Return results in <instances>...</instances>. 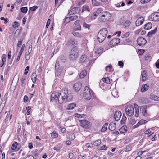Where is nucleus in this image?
<instances>
[{
	"mask_svg": "<svg viewBox=\"0 0 159 159\" xmlns=\"http://www.w3.org/2000/svg\"><path fill=\"white\" fill-rule=\"evenodd\" d=\"M116 128V123L113 122H111L109 125L108 128L110 130H114Z\"/></svg>",
	"mask_w": 159,
	"mask_h": 159,
	"instance_id": "nucleus-20",
	"label": "nucleus"
},
{
	"mask_svg": "<svg viewBox=\"0 0 159 159\" xmlns=\"http://www.w3.org/2000/svg\"><path fill=\"white\" fill-rule=\"evenodd\" d=\"M134 107L135 109V116L136 117H138L139 115V107L136 104H134Z\"/></svg>",
	"mask_w": 159,
	"mask_h": 159,
	"instance_id": "nucleus-24",
	"label": "nucleus"
},
{
	"mask_svg": "<svg viewBox=\"0 0 159 159\" xmlns=\"http://www.w3.org/2000/svg\"><path fill=\"white\" fill-rule=\"evenodd\" d=\"M78 16L77 15H74L68 17L66 18V21L69 22L72 21L77 20L78 18Z\"/></svg>",
	"mask_w": 159,
	"mask_h": 159,
	"instance_id": "nucleus-16",
	"label": "nucleus"
},
{
	"mask_svg": "<svg viewBox=\"0 0 159 159\" xmlns=\"http://www.w3.org/2000/svg\"><path fill=\"white\" fill-rule=\"evenodd\" d=\"M80 9L78 7H76L71 9L69 12V15H71L79 12Z\"/></svg>",
	"mask_w": 159,
	"mask_h": 159,
	"instance_id": "nucleus-14",
	"label": "nucleus"
},
{
	"mask_svg": "<svg viewBox=\"0 0 159 159\" xmlns=\"http://www.w3.org/2000/svg\"><path fill=\"white\" fill-rule=\"evenodd\" d=\"M153 100H154L155 101H159V97H157V96H154V97L152 98Z\"/></svg>",
	"mask_w": 159,
	"mask_h": 159,
	"instance_id": "nucleus-64",
	"label": "nucleus"
},
{
	"mask_svg": "<svg viewBox=\"0 0 159 159\" xmlns=\"http://www.w3.org/2000/svg\"><path fill=\"white\" fill-rule=\"evenodd\" d=\"M132 146L131 144H129L127 145L126 146L125 149V152H128L131 151L132 150Z\"/></svg>",
	"mask_w": 159,
	"mask_h": 159,
	"instance_id": "nucleus-40",
	"label": "nucleus"
},
{
	"mask_svg": "<svg viewBox=\"0 0 159 159\" xmlns=\"http://www.w3.org/2000/svg\"><path fill=\"white\" fill-rule=\"evenodd\" d=\"M93 92L88 86H86L83 90V95L84 98L86 100H89L92 98V95L93 96Z\"/></svg>",
	"mask_w": 159,
	"mask_h": 159,
	"instance_id": "nucleus-2",
	"label": "nucleus"
},
{
	"mask_svg": "<svg viewBox=\"0 0 159 159\" xmlns=\"http://www.w3.org/2000/svg\"><path fill=\"white\" fill-rule=\"evenodd\" d=\"M75 138V135L73 134H70L69 135V139L70 140H73Z\"/></svg>",
	"mask_w": 159,
	"mask_h": 159,
	"instance_id": "nucleus-46",
	"label": "nucleus"
},
{
	"mask_svg": "<svg viewBox=\"0 0 159 159\" xmlns=\"http://www.w3.org/2000/svg\"><path fill=\"white\" fill-rule=\"evenodd\" d=\"M38 8V7L37 6L31 7L30 8V9L32 11H34L36 10Z\"/></svg>",
	"mask_w": 159,
	"mask_h": 159,
	"instance_id": "nucleus-50",
	"label": "nucleus"
},
{
	"mask_svg": "<svg viewBox=\"0 0 159 159\" xmlns=\"http://www.w3.org/2000/svg\"><path fill=\"white\" fill-rule=\"evenodd\" d=\"M129 35V32L126 33L124 35L122 36V38H126L128 37Z\"/></svg>",
	"mask_w": 159,
	"mask_h": 159,
	"instance_id": "nucleus-62",
	"label": "nucleus"
},
{
	"mask_svg": "<svg viewBox=\"0 0 159 159\" xmlns=\"http://www.w3.org/2000/svg\"><path fill=\"white\" fill-rule=\"evenodd\" d=\"M121 116V112L120 111H116L114 115V119L116 121H118L120 119Z\"/></svg>",
	"mask_w": 159,
	"mask_h": 159,
	"instance_id": "nucleus-13",
	"label": "nucleus"
},
{
	"mask_svg": "<svg viewBox=\"0 0 159 159\" xmlns=\"http://www.w3.org/2000/svg\"><path fill=\"white\" fill-rule=\"evenodd\" d=\"M126 120V118L125 116H123L121 120V123L122 124H125Z\"/></svg>",
	"mask_w": 159,
	"mask_h": 159,
	"instance_id": "nucleus-48",
	"label": "nucleus"
},
{
	"mask_svg": "<svg viewBox=\"0 0 159 159\" xmlns=\"http://www.w3.org/2000/svg\"><path fill=\"white\" fill-rule=\"evenodd\" d=\"M103 50V48L101 47L99 48L95 51V53L96 54L98 55L102 52Z\"/></svg>",
	"mask_w": 159,
	"mask_h": 159,
	"instance_id": "nucleus-32",
	"label": "nucleus"
},
{
	"mask_svg": "<svg viewBox=\"0 0 159 159\" xmlns=\"http://www.w3.org/2000/svg\"><path fill=\"white\" fill-rule=\"evenodd\" d=\"M67 43L69 45H74L75 47L78 44V42L77 40L73 38L69 39L67 41Z\"/></svg>",
	"mask_w": 159,
	"mask_h": 159,
	"instance_id": "nucleus-10",
	"label": "nucleus"
},
{
	"mask_svg": "<svg viewBox=\"0 0 159 159\" xmlns=\"http://www.w3.org/2000/svg\"><path fill=\"white\" fill-rule=\"evenodd\" d=\"M76 106L75 104L72 103L69 104L67 107V110H72Z\"/></svg>",
	"mask_w": 159,
	"mask_h": 159,
	"instance_id": "nucleus-29",
	"label": "nucleus"
},
{
	"mask_svg": "<svg viewBox=\"0 0 159 159\" xmlns=\"http://www.w3.org/2000/svg\"><path fill=\"white\" fill-rule=\"evenodd\" d=\"M73 98L72 95L68 93V90L66 88L63 89L61 92H55L52 94L51 102L57 101L58 100L59 104H62L64 101L69 102Z\"/></svg>",
	"mask_w": 159,
	"mask_h": 159,
	"instance_id": "nucleus-1",
	"label": "nucleus"
},
{
	"mask_svg": "<svg viewBox=\"0 0 159 159\" xmlns=\"http://www.w3.org/2000/svg\"><path fill=\"white\" fill-rule=\"evenodd\" d=\"M99 16L100 17L99 18V20L101 22H105L109 19L111 15L108 12L105 11L102 12Z\"/></svg>",
	"mask_w": 159,
	"mask_h": 159,
	"instance_id": "nucleus-5",
	"label": "nucleus"
},
{
	"mask_svg": "<svg viewBox=\"0 0 159 159\" xmlns=\"http://www.w3.org/2000/svg\"><path fill=\"white\" fill-rule=\"evenodd\" d=\"M157 28H155L153 30H151L149 32L147 36L148 37H151L152 35L154 34L157 30Z\"/></svg>",
	"mask_w": 159,
	"mask_h": 159,
	"instance_id": "nucleus-25",
	"label": "nucleus"
},
{
	"mask_svg": "<svg viewBox=\"0 0 159 159\" xmlns=\"http://www.w3.org/2000/svg\"><path fill=\"white\" fill-rule=\"evenodd\" d=\"M138 45L140 46H143L146 43L147 41L145 38L142 37H139L137 41Z\"/></svg>",
	"mask_w": 159,
	"mask_h": 159,
	"instance_id": "nucleus-9",
	"label": "nucleus"
},
{
	"mask_svg": "<svg viewBox=\"0 0 159 159\" xmlns=\"http://www.w3.org/2000/svg\"><path fill=\"white\" fill-rule=\"evenodd\" d=\"M108 124L105 123L101 129V131L102 132H104L107 129Z\"/></svg>",
	"mask_w": 159,
	"mask_h": 159,
	"instance_id": "nucleus-37",
	"label": "nucleus"
},
{
	"mask_svg": "<svg viewBox=\"0 0 159 159\" xmlns=\"http://www.w3.org/2000/svg\"><path fill=\"white\" fill-rule=\"evenodd\" d=\"M18 145V143L17 142H15L12 144L11 146V149L13 150H15L17 149Z\"/></svg>",
	"mask_w": 159,
	"mask_h": 159,
	"instance_id": "nucleus-38",
	"label": "nucleus"
},
{
	"mask_svg": "<svg viewBox=\"0 0 159 159\" xmlns=\"http://www.w3.org/2000/svg\"><path fill=\"white\" fill-rule=\"evenodd\" d=\"M103 10L102 8H99L98 9L96 12L94 13H96V14H97V15L99 14H100V15H101L102 14L101 12Z\"/></svg>",
	"mask_w": 159,
	"mask_h": 159,
	"instance_id": "nucleus-45",
	"label": "nucleus"
},
{
	"mask_svg": "<svg viewBox=\"0 0 159 159\" xmlns=\"http://www.w3.org/2000/svg\"><path fill=\"white\" fill-rule=\"evenodd\" d=\"M83 26L87 28H89L90 27L89 25L86 24L85 22H84Z\"/></svg>",
	"mask_w": 159,
	"mask_h": 159,
	"instance_id": "nucleus-58",
	"label": "nucleus"
},
{
	"mask_svg": "<svg viewBox=\"0 0 159 159\" xmlns=\"http://www.w3.org/2000/svg\"><path fill=\"white\" fill-rule=\"evenodd\" d=\"M107 34V30L106 28H103L99 31L97 37L99 42H102L104 40Z\"/></svg>",
	"mask_w": 159,
	"mask_h": 159,
	"instance_id": "nucleus-3",
	"label": "nucleus"
},
{
	"mask_svg": "<svg viewBox=\"0 0 159 159\" xmlns=\"http://www.w3.org/2000/svg\"><path fill=\"white\" fill-rule=\"evenodd\" d=\"M34 156L32 155H29L27 156L25 159H35Z\"/></svg>",
	"mask_w": 159,
	"mask_h": 159,
	"instance_id": "nucleus-52",
	"label": "nucleus"
},
{
	"mask_svg": "<svg viewBox=\"0 0 159 159\" xmlns=\"http://www.w3.org/2000/svg\"><path fill=\"white\" fill-rule=\"evenodd\" d=\"M103 81L107 84H110V80L108 77L103 78Z\"/></svg>",
	"mask_w": 159,
	"mask_h": 159,
	"instance_id": "nucleus-42",
	"label": "nucleus"
},
{
	"mask_svg": "<svg viewBox=\"0 0 159 159\" xmlns=\"http://www.w3.org/2000/svg\"><path fill=\"white\" fill-rule=\"evenodd\" d=\"M1 20H3L5 21L4 23L6 24L8 22V18H5L4 17H2L0 18Z\"/></svg>",
	"mask_w": 159,
	"mask_h": 159,
	"instance_id": "nucleus-60",
	"label": "nucleus"
},
{
	"mask_svg": "<svg viewBox=\"0 0 159 159\" xmlns=\"http://www.w3.org/2000/svg\"><path fill=\"white\" fill-rule=\"evenodd\" d=\"M22 40L20 39V41H18V43L17 44V46L18 47H20L22 45Z\"/></svg>",
	"mask_w": 159,
	"mask_h": 159,
	"instance_id": "nucleus-56",
	"label": "nucleus"
},
{
	"mask_svg": "<svg viewBox=\"0 0 159 159\" xmlns=\"http://www.w3.org/2000/svg\"><path fill=\"white\" fill-rule=\"evenodd\" d=\"M149 86L147 84H145L142 85L141 90L142 92H144L146 91L148 89Z\"/></svg>",
	"mask_w": 159,
	"mask_h": 159,
	"instance_id": "nucleus-30",
	"label": "nucleus"
},
{
	"mask_svg": "<svg viewBox=\"0 0 159 159\" xmlns=\"http://www.w3.org/2000/svg\"><path fill=\"white\" fill-rule=\"evenodd\" d=\"M25 45L24 44H23L22 45L21 48L20 49V51L19 52V54H18V56H17V57L16 59V61L17 62L20 59V56L21 55L22 53L23 52L24 50V49L25 47Z\"/></svg>",
	"mask_w": 159,
	"mask_h": 159,
	"instance_id": "nucleus-21",
	"label": "nucleus"
},
{
	"mask_svg": "<svg viewBox=\"0 0 159 159\" xmlns=\"http://www.w3.org/2000/svg\"><path fill=\"white\" fill-rule=\"evenodd\" d=\"M87 74V72L85 70L82 71L80 74V78H83Z\"/></svg>",
	"mask_w": 159,
	"mask_h": 159,
	"instance_id": "nucleus-34",
	"label": "nucleus"
},
{
	"mask_svg": "<svg viewBox=\"0 0 159 159\" xmlns=\"http://www.w3.org/2000/svg\"><path fill=\"white\" fill-rule=\"evenodd\" d=\"M32 45H30L28 48V51L26 52L25 55V59L26 60H28L30 57V53L31 51Z\"/></svg>",
	"mask_w": 159,
	"mask_h": 159,
	"instance_id": "nucleus-19",
	"label": "nucleus"
},
{
	"mask_svg": "<svg viewBox=\"0 0 159 159\" xmlns=\"http://www.w3.org/2000/svg\"><path fill=\"white\" fill-rule=\"evenodd\" d=\"M146 72L145 71H143L142 73V81H144L146 80Z\"/></svg>",
	"mask_w": 159,
	"mask_h": 159,
	"instance_id": "nucleus-43",
	"label": "nucleus"
},
{
	"mask_svg": "<svg viewBox=\"0 0 159 159\" xmlns=\"http://www.w3.org/2000/svg\"><path fill=\"white\" fill-rule=\"evenodd\" d=\"M148 19L151 21H158L159 20V12L152 13L148 17Z\"/></svg>",
	"mask_w": 159,
	"mask_h": 159,
	"instance_id": "nucleus-6",
	"label": "nucleus"
},
{
	"mask_svg": "<svg viewBox=\"0 0 159 159\" xmlns=\"http://www.w3.org/2000/svg\"><path fill=\"white\" fill-rule=\"evenodd\" d=\"M20 10L21 12L26 13L28 10L27 7H21L20 8Z\"/></svg>",
	"mask_w": 159,
	"mask_h": 159,
	"instance_id": "nucleus-44",
	"label": "nucleus"
},
{
	"mask_svg": "<svg viewBox=\"0 0 159 159\" xmlns=\"http://www.w3.org/2000/svg\"><path fill=\"white\" fill-rule=\"evenodd\" d=\"M80 61L81 63L87 62V56L85 54L82 55L80 57Z\"/></svg>",
	"mask_w": 159,
	"mask_h": 159,
	"instance_id": "nucleus-22",
	"label": "nucleus"
},
{
	"mask_svg": "<svg viewBox=\"0 0 159 159\" xmlns=\"http://www.w3.org/2000/svg\"><path fill=\"white\" fill-rule=\"evenodd\" d=\"M87 11L88 12L90 11V8L87 5H84L82 7V12H83L84 11Z\"/></svg>",
	"mask_w": 159,
	"mask_h": 159,
	"instance_id": "nucleus-31",
	"label": "nucleus"
},
{
	"mask_svg": "<svg viewBox=\"0 0 159 159\" xmlns=\"http://www.w3.org/2000/svg\"><path fill=\"white\" fill-rule=\"evenodd\" d=\"M139 122L140 125H141L146 124L147 122V121L146 120L142 119L140 121H139Z\"/></svg>",
	"mask_w": 159,
	"mask_h": 159,
	"instance_id": "nucleus-53",
	"label": "nucleus"
},
{
	"mask_svg": "<svg viewBox=\"0 0 159 159\" xmlns=\"http://www.w3.org/2000/svg\"><path fill=\"white\" fill-rule=\"evenodd\" d=\"M83 115H80L78 113H75V117H78V118H81L82 117Z\"/></svg>",
	"mask_w": 159,
	"mask_h": 159,
	"instance_id": "nucleus-61",
	"label": "nucleus"
},
{
	"mask_svg": "<svg viewBox=\"0 0 159 159\" xmlns=\"http://www.w3.org/2000/svg\"><path fill=\"white\" fill-rule=\"evenodd\" d=\"M92 2L93 5L94 6H98L100 5V3L96 0H92Z\"/></svg>",
	"mask_w": 159,
	"mask_h": 159,
	"instance_id": "nucleus-35",
	"label": "nucleus"
},
{
	"mask_svg": "<svg viewBox=\"0 0 159 159\" xmlns=\"http://www.w3.org/2000/svg\"><path fill=\"white\" fill-rule=\"evenodd\" d=\"M130 22L129 21H126L124 23V26L125 28H128L130 25Z\"/></svg>",
	"mask_w": 159,
	"mask_h": 159,
	"instance_id": "nucleus-41",
	"label": "nucleus"
},
{
	"mask_svg": "<svg viewBox=\"0 0 159 159\" xmlns=\"http://www.w3.org/2000/svg\"><path fill=\"white\" fill-rule=\"evenodd\" d=\"M80 20H76L75 23L74 29L75 30H81V26L80 25Z\"/></svg>",
	"mask_w": 159,
	"mask_h": 159,
	"instance_id": "nucleus-15",
	"label": "nucleus"
},
{
	"mask_svg": "<svg viewBox=\"0 0 159 159\" xmlns=\"http://www.w3.org/2000/svg\"><path fill=\"white\" fill-rule=\"evenodd\" d=\"M82 87V84L80 82H78L75 84L73 86V88L76 91H79Z\"/></svg>",
	"mask_w": 159,
	"mask_h": 159,
	"instance_id": "nucleus-17",
	"label": "nucleus"
},
{
	"mask_svg": "<svg viewBox=\"0 0 159 159\" xmlns=\"http://www.w3.org/2000/svg\"><path fill=\"white\" fill-rule=\"evenodd\" d=\"M101 143V141L100 139L94 142L93 144L94 145L98 146H99Z\"/></svg>",
	"mask_w": 159,
	"mask_h": 159,
	"instance_id": "nucleus-36",
	"label": "nucleus"
},
{
	"mask_svg": "<svg viewBox=\"0 0 159 159\" xmlns=\"http://www.w3.org/2000/svg\"><path fill=\"white\" fill-rule=\"evenodd\" d=\"M144 50L143 49H138V52L140 55L142 54L144 52Z\"/></svg>",
	"mask_w": 159,
	"mask_h": 159,
	"instance_id": "nucleus-63",
	"label": "nucleus"
},
{
	"mask_svg": "<svg viewBox=\"0 0 159 159\" xmlns=\"http://www.w3.org/2000/svg\"><path fill=\"white\" fill-rule=\"evenodd\" d=\"M107 147L105 145H103L100 148V150H106Z\"/></svg>",
	"mask_w": 159,
	"mask_h": 159,
	"instance_id": "nucleus-57",
	"label": "nucleus"
},
{
	"mask_svg": "<svg viewBox=\"0 0 159 159\" xmlns=\"http://www.w3.org/2000/svg\"><path fill=\"white\" fill-rule=\"evenodd\" d=\"M118 65L119 66L122 67L124 66V63L122 61H120L118 62Z\"/></svg>",
	"mask_w": 159,
	"mask_h": 159,
	"instance_id": "nucleus-59",
	"label": "nucleus"
},
{
	"mask_svg": "<svg viewBox=\"0 0 159 159\" xmlns=\"http://www.w3.org/2000/svg\"><path fill=\"white\" fill-rule=\"evenodd\" d=\"M51 136L53 138H55L57 137L58 134L55 131H53L51 134Z\"/></svg>",
	"mask_w": 159,
	"mask_h": 159,
	"instance_id": "nucleus-39",
	"label": "nucleus"
},
{
	"mask_svg": "<svg viewBox=\"0 0 159 159\" xmlns=\"http://www.w3.org/2000/svg\"><path fill=\"white\" fill-rule=\"evenodd\" d=\"M144 20V19L143 17H139L136 22V25L137 26H140L143 23Z\"/></svg>",
	"mask_w": 159,
	"mask_h": 159,
	"instance_id": "nucleus-18",
	"label": "nucleus"
},
{
	"mask_svg": "<svg viewBox=\"0 0 159 159\" xmlns=\"http://www.w3.org/2000/svg\"><path fill=\"white\" fill-rule=\"evenodd\" d=\"M19 26V23L17 21H14V24L13 25V27L14 28L18 27Z\"/></svg>",
	"mask_w": 159,
	"mask_h": 159,
	"instance_id": "nucleus-49",
	"label": "nucleus"
},
{
	"mask_svg": "<svg viewBox=\"0 0 159 159\" xmlns=\"http://www.w3.org/2000/svg\"><path fill=\"white\" fill-rule=\"evenodd\" d=\"M6 56L5 55H3V57L2 60L1 64H0V67H2L3 66V65H4V63L6 61Z\"/></svg>",
	"mask_w": 159,
	"mask_h": 159,
	"instance_id": "nucleus-33",
	"label": "nucleus"
},
{
	"mask_svg": "<svg viewBox=\"0 0 159 159\" xmlns=\"http://www.w3.org/2000/svg\"><path fill=\"white\" fill-rule=\"evenodd\" d=\"M26 79V77L25 76H23L21 78V81L22 84H25V80Z\"/></svg>",
	"mask_w": 159,
	"mask_h": 159,
	"instance_id": "nucleus-51",
	"label": "nucleus"
},
{
	"mask_svg": "<svg viewBox=\"0 0 159 159\" xmlns=\"http://www.w3.org/2000/svg\"><path fill=\"white\" fill-rule=\"evenodd\" d=\"M78 56V49L76 47H73L70 50L69 56V58L71 60H75Z\"/></svg>",
	"mask_w": 159,
	"mask_h": 159,
	"instance_id": "nucleus-4",
	"label": "nucleus"
},
{
	"mask_svg": "<svg viewBox=\"0 0 159 159\" xmlns=\"http://www.w3.org/2000/svg\"><path fill=\"white\" fill-rule=\"evenodd\" d=\"M152 26V25L150 22H148L144 26V29L148 30L150 29Z\"/></svg>",
	"mask_w": 159,
	"mask_h": 159,
	"instance_id": "nucleus-27",
	"label": "nucleus"
},
{
	"mask_svg": "<svg viewBox=\"0 0 159 159\" xmlns=\"http://www.w3.org/2000/svg\"><path fill=\"white\" fill-rule=\"evenodd\" d=\"M31 153L32 154V155L34 156V158L35 159L37 158L39 155L38 152V150L37 149H35V150L32 151L31 152Z\"/></svg>",
	"mask_w": 159,
	"mask_h": 159,
	"instance_id": "nucleus-28",
	"label": "nucleus"
},
{
	"mask_svg": "<svg viewBox=\"0 0 159 159\" xmlns=\"http://www.w3.org/2000/svg\"><path fill=\"white\" fill-rule=\"evenodd\" d=\"M97 16V15L96 14V13H94L92 15H91V19L92 20L94 19L95 17Z\"/></svg>",
	"mask_w": 159,
	"mask_h": 159,
	"instance_id": "nucleus-54",
	"label": "nucleus"
},
{
	"mask_svg": "<svg viewBox=\"0 0 159 159\" xmlns=\"http://www.w3.org/2000/svg\"><path fill=\"white\" fill-rule=\"evenodd\" d=\"M127 127L126 126H123L119 130L121 133H124L127 132Z\"/></svg>",
	"mask_w": 159,
	"mask_h": 159,
	"instance_id": "nucleus-26",
	"label": "nucleus"
},
{
	"mask_svg": "<svg viewBox=\"0 0 159 159\" xmlns=\"http://www.w3.org/2000/svg\"><path fill=\"white\" fill-rule=\"evenodd\" d=\"M141 110H142V111L143 115L145 116H147V107L146 106H142L140 108Z\"/></svg>",
	"mask_w": 159,
	"mask_h": 159,
	"instance_id": "nucleus-23",
	"label": "nucleus"
},
{
	"mask_svg": "<svg viewBox=\"0 0 159 159\" xmlns=\"http://www.w3.org/2000/svg\"><path fill=\"white\" fill-rule=\"evenodd\" d=\"M61 148L58 146L55 147L53 148V149L56 150L57 152L60 151Z\"/></svg>",
	"mask_w": 159,
	"mask_h": 159,
	"instance_id": "nucleus-55",
	"label": "nucleus"
},
{
	"mask_svg": "<svg viewBox=\"0 0 159 159\" xmlns=\"http://www.w3.org/2000/svg\"><path fill=\"white\" fill-rule=\"evenodd\" d=\"M59 63L58 61H57L55 66V69L56 72H57L58 69L59 68Z\"/></svg>",
	"mask_w": 159,
	"mask_h": 159,
	"instance_id": "nucleus-47",
	"label": "nucleus"
},
{
	"mask_svg": "<svg viewBox=\"0 0 159 159\" xmlns=\"http://www.w3.org/2000/svg\"><path fill=\"white\" fill-rule=\"evenodd\" d=\"M79 121L80 125L85 129L88 128L91 126L90 122L85 120H80Z\"/></svg>",
	"mask_w": 159,
	"mask_h": 159,
	"instance_id": "nucleus-8",
	"label": "nucleus"
},
{
	"mask_svg": "<svg viewBox=\"0 0 159 159\" xmlns=\"http://www.w3.org/2000/svg\"><path fill=\"white\" fill-rule=\"evenodd\" d=\"M120 40L119 38H115L113 39L110 42L109 45L111 46H114L120 43Z\"/></svg>",
	"mask_w": 159,
	"mask_h": 159,
	"instance_id": "nucleus-12",
	"label": "nucleus"
},
{
	"mask_svg": "<svg viewBox=\"0 0 159 159\" xmlns=\"http://www.w3.org/2000/svg\"><path fill=\"white\" fill-rule=\"evenodd\" d=\"M75 30V31L72 32V34L74 36L76 37L81 38L83 37L85 35L84 33L82 32H77Z\"/></svg>",
	"mask_w": 159,
	"mask_h": 159,
	"instance_id": "nucleus-11",
	"label": "nucleus"
},
{
	"mask_svg": "<svg viewBox=\"0 0 159 159\" xmlns=\"http://www.w3.org/2000/svg\"><path fill=\"white\" fill-rule=\"evenodd\" d=\"M125 112L126 114L130 117L132 116L134 113V109L132 105L127 106L125 108Z\"/></svg>",
	"mask_w": 159,
	"mask_h": 159,
	"instance_id": "nucleus-7",
	"label": "nucleus"
}]
</instances>
